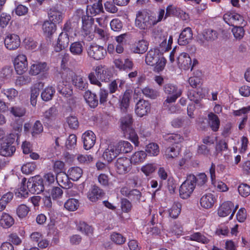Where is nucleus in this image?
<instances>
[{
  "label": "nucleus",
  "mask_w": 250,
  "mask_h": 250,
  "mask_svg": "<svg viewBox=\"0 0 250 250\" xmlns=\"http://www.w3.org/2000/svg\"><path fill=\"white\" fill-rule=\"evenodd\" d=\"M165 10L160 9L156 13L146 11L137 13L135 25L141 30H147L152 28L163 20Z\"/></svg>",
  "instance_id": "obj_1"
},
{
  "label": "nucleus",
  "mask_w": 250,
  "mask_h": 250,
  "mask_svg": "<svg viewBox=\"0 0 250 250\" xmlns=\"http://www.w3.org/2000/svg\"><path fill=\"white\" fill-rule=\"evenodd\" d=\"M84 42L78 41L72 43L69 47L70 52L74 56H81L83 52Z\"/></svg>",
  "instance_id": "obj_28"
},
{
  "label": "nucleus",
  "mask_w": 250,
  "mask_h": 250,
  "mask_svg": "<svg viewBox=\"0 0 250 250\" xmlns=\"http://www.w3.org/2000/svg\"><path fill=\"white\" fill-rule=\"evenodd\" d=\"M181 205L178 203H174L168 209L167 212L170 217L175 219L178 217L181 212Z\"/></svg>",
  "instance_id": "obj_51"
},
{
  "label": "nucleus",
  "mask_w": 250,
  "mask_h": 250,
  "mask_svg": "<svg viewBox=\"0 0 250 250\" xmlns=\"http://www.w3.org/2000/svg\"><path fill=\"white\" fill-rule=\"evenodd\" d=\"M195 186L196 177L194 175H189L180 187V197L183 199H187L190 197L193 192Z\"/></svg>",
  "instance_id": "obj_7"
},
{
  "label": "nucleus",
  "mask_w": 250,
  "mask_h": 250,
  "mask_svg": "<svg viewBox=\"0 0 250 250\" xmlns=\"http://www.w3.org/2000/svg\"><path fill=\"white\" fill-rule=\"evenodd\" d=\"M124 133L125 134V136H127V138L133 143H134L135 146H138L139 145V142L138 136L133 128L128 130V131H125V132H124Z\"/></svg>",
  "instance_id": "obj_58"
},
{
  "label": "nucleus",
  "mask_w": 250,
  "mask_h": 250,
  "mask_svg": "<svg viewBox=\"0 0 250 250\" xmlns=\"http://www.w3.org/2000/svg\"><path fill=\"white\" fill-rule=\"evenodd\" d=\"M72 33V29L69 23L64 24L62 31L59 34L57 43L54 46L56 52H59L67 47L69 42V36Z\"/></svg>",
  "instance_id": "obj_6"
},
{
  "label": "nucleus",
  "mask_w": 250,
  "mask_h": 250,
  "mask_svg": "<svg viewBox=\"0 0 250 250\" xmlns=\"http://www.w3.org/2000/svg\"><path fill=\"white\" fill-rule=\"evenodd\" d=\"M94 70L95 71L96 75L94 72H91L88 76L90 83L92 84L101 87L102 83L99 80L102 82H108L112 77V73L110 70L104 65H98Z\"/></svg>",
  "instance_id": "obj_2"
},
{
  "label": "nucleus",
  "mask_w": 250,
  "mask_h": 250,
  "mask_svg": "<svg viewBox=\"0 0 250 250\" xmlns=\"http://www.w3.org/2000/svg\"><path fill=\"white\" fill-rule=\"evenodd\" d=\"M161 50L158 48L150 49L146 54V62L149 65H154V63L159 61V58H162L163 55Z\"/></svg>",
  "instance_id": "obj_22"
},
{
  "label": "nucleus",
  "mask_w": 250,
  "mask_h": 250,
  "mask_svg": "<svg viewBox=\"0 0 250 250\" xmlns=\"http://www.w3.org/2000/svg\"><path fill=\"white\" fill-rule=\"evenodd\" d=\"M110 239L117 245H122L125 243L126 238L123 235L117 232H113L110 235Z\"/></svg>",
  "instance_id": "obj_55"
},
{
  "label": "nucleus",
  "mask_w": 250,
  "mask_h": 250,
  "mask_svg": "<svg viewBox=\"0 0 250 250\" xmlns=\"http://www.w3.org/2000/svg\"><path fill=\"white\" fill-rule=\"evenodd\" d=\"M87 52L89 57L96 60L103 59L106 55V50L104 47L94 43L87 47Z\"/></svg>",
  "instance_id": "obj_13"
},
{
  "label": "nucleus",
  "mask_w": 250,
  "mask_h": 250,
  "mask_svg": "<svg viewBox=\"0 0 250 250\" xmlns=\"http://www.w3.org/2000/svg\"><path fill=\"white\" fill-rule=\"evenodd\" d=\"M201 72L199 70L196 71L194 76L190 77L188 79V83L191 86L194 88L199 84L201 81Z\"/></svg>",
  "instance_id": "obj_56"
},
{
  "label": "nucleus",
  "mask_w": 250,
  "mask_h": 250,
  "mask_svg": "<svg viewBox=\"0 0 250 250\" xmlns=\"http://www.w3.org/2000/svg\"><path fill=\"white\" fill-rule=\"evenodd\" d=\"M58 114L57 108L54 106L51 107L44 112L43 119L46 122L50 123L56 119Z\"/></svg>",
  "instance_id": "obj_37"
},
{
  "label": "nucleus",
  "mask_w": 250,
  "mask_h": 250,
  "mask_svg": "<svg viewBox=\"0 0 250 250\" xmlns=\"http://www.w3.org/2000/svg\"><path fill=\"white\" fill-rule=\"evenodd\" d=\"M208 124L214 131L218 130L220 125V120L217 115L213 113H210L208 115Z\"/></svg>",
  "instance_id": "obj_45"
},
{
  "label": "nucleus",
  "mask_w": 250,
  "mask_h": 250,
  "mask_svg": "<svg viewBox=\"0 0 250 250\" xmlns=\"http://www.w3.org/2000/svg\"><path fill=\"white\" fill-rule=\"evenodd\" d=\"M120 153L115 145H110L105 149L103 154V159L108 163H111Z\"/></svg>",
  "instance_id": "obj_23"
},
{
  "label": "nucleus",
  "mask_w": 250,
  "mask_h": 250,
  "mask_svg": "<svg viewBox=\"0 0 250 250\" xmlns=\"http://www.w3.org/2000/svg\"><path fill=\"white\" fill-rule=\"evenodd\" d=\"M10 102H14L15 99L18 97L19 92L14 88H3L1 91Z\"/></svg>",
  "instance_id": "obj_41"
},
{
  "label": "nucleus",
  "mask_w": 250,
  "mask_h": 250,
  "mask_svg": "<svg viewBox=\"0 0 250 250\" xmlns=\"http://www.w3.org/2000/svg\"><path fill=\"white\" fill-rule=\"evenodd\" d=\"M103 190L99 187L94 186L89 190L87 193L88 199L92 202H96L100 199L103 195Z\"/></svg>",
  "instance_id": "obj_26"
},
{
  "label": "nucleus",
  "mask_w": 250,
  "mask_h": 250,
  "mask_svg": "<svg viewBox=\"0 0 250 250\" xmlns=\"http://www.w3.org/2000/svg\"><path fill=\"white\" fill-rule=\"evenodd\" d=\"M43 130V126L40 121H36L33 125L31 133L33 137L41 133Z\"/></svg>",
  "instance_id": "obj_59"
},
{
  "label": "nucleus",
  "mask_w": 250,
  "mask_h": 250,
  "mask_svg": "<svg viewBox=\"0 0 250 250\" xmlns=\"http://www.w3.org/2000/svg\"><path fill=\"white\" fill-rule=\"evenodd\" d=\"M156 168L155 164L146 163L141 167V170L146 176H149L154 172Z\"/></svg>",
  "instance_id": "obj_49"
},
{
  "label": "nucleus",
  "mask_w": 250,
  "mask_h": 250,
  "mask_svg": "<svg viewBox=\"0 0 250 250\" xmlns=\"http://www.w3.org/2000/svg\"><path fill=\"white\" fill-rule=\"evenodd\" d=\"M153 36L156 41L159 43L160 50L161 52H166L171 49L173 42V36L167 31L156 30Z\"/></svg>",
  "instance_id": "obj_4"
},
{
  "label": "nucleus",
  "mask_w": 250,
  "mask_h": 250,
  "mask_svg": "<svg viewBox=\"0 0 250 250\" xmlns=\"http://www.w3.org/2000/svg\"><path fill=\"white\" fill-rule=\"evenodd\" d=\"M4 45L9 50H14L19 48L21 44L19 37L15 34H8L4 39Z\"/></svg>",
  "instance_id": "obj_18"
},
{
  "label": "nucleus",
  "mask_w": 250,
  "mask_h": 250,
  "mask_svg": "<svg viewBox=\"0 0 250 250\" xmlns=\"http://www.w3.org/2000/svg\"><path fill=\"white\" fill-rule=\"evenodd\" d=\"M16 138L18 139V134H10L1 144L0 154L3 156H11L15 151V147L12 145Z\"/></svg>",
  "instance_id": "obj_8"
},
{
  "label": "nucleus",
  "mask_w": 250,
  "mask_h": 250,
  "mask_svg": "<svg viewBox=\"0 0 250 250\" xmlns=\"http://www.w3.org/2000/svg\"><path fill=\"white\" fill-rule=\"evenodd\" d=\"M14 223L13 218L6 213H3L0 219V225L4 228H8L11 227Z\"/></svg>",
  "instance_id": "obj_43"
},
{
  "label": "nucleus",
  "mask_w": 250,
  "mask_h": 250,
  "mask_svg": "<svg viewBox=\"0 0 250 250\" xmlns=\"http://www.w3.org/2000/svg\"><path fill=\"white\" fill-rule=\"evenodd\" d=\"M147 154L143 150L135 152L130 157V160L133 165H140L145 161Z\"/></svg>",
  "instance_id": "obj_27"
},
{
  "label": "nucleus",
  "mask_w": 250,
  "mask_h": 250,
  "mask_svg": "<svg viewBox=\"0 0 250 250\" xmlns=\"http://www.w3.org/2000/svg\"><path fill=\"white\" fill-rule=\"evenodd\" d=\"M143 94L147 98L155 99L159 96V92L158 90L146 86L142 89Z\"/></svg>",
  "instance_id": "obj_50"
},
{
  "label": "nucleus",
  "mask_w": 250,
  "mask_h": 250,
  "mask_svg": "<svg viewBox=\"0 0 250 250\" xmlns=\"http://www.w3.org/2000/svg\"><path fill=\"white\" fill-rule=\"evenodd\" d=\"M186 239L195 241L203 244H207L209 242V239L200 232H195L189 236H187Z\"/></svg>",
  "instance_id": "obj_46"
},
{
  "label": "nucleus",
  "mask_w": 250,
  "mask_h": 250,
  "mask_svg": "<svg viewBox=\"0 0 250 250\" xmlns=\"http://www.w3.org/2000/svg\"><path fill=\"white\" fill-rule=\"evenodd\" d=\"M84 98L86 102L91 107L94 108L97 106L98 101L96 98V95L91 93L90 91H85Z\"/></svg>",
  "instance_id": "obj_39"
},
{
  "label": "nucleus",
  "mask_w": 250,
  "mask_h": 250,
  "mask_svg": "<svg viewBox=\"0 0 250 250\" xmlns=\"http://www.w3.org/2000/svg\"><path fill=\"white\" fill-rule=\"evenodd\" d=\"M9 110L11 114L15 117H21L26 113L25 108L20 106H13L11 107Z\"/></svg>",
  "instance_id": "obj_52"
},
{
  "label": "nucleus",
  "mask_w": 250,
  "mask_h": 250,
  "mask_svg": "<svg viewBox=\"0 0 250 250\" xmlns=\"http://www.w3.org/2000/svg\"><path fill=\"white\" fill-rule=\"evenodd\" d=\"M225 22L229 25H245L246 21L241 15L234 12H228L223 17Z\"/></svg>",
  "instance_id": "obj_14"
},
{
  "label": "nucleus",
  "mask_w": 250,
  "mask_h": 250,
  "mask_svg": "<svg viewBox=\"0 0 250 250\" xmlns=\"http://www.w3.org/2000/svg\"><path fill=\"white\" fill-rule=\"evenodd\" d=\"M115 67L121 71H129L133 69L134 63L132 61L128 58L123 60L120 58H116L113 61Z\"/></svg>",
  "instance_id": "obj_19"
},
{
  "label": "nucleus",
  "mask_w": 250,
  "mask_h": 250,
  "mask_svg": "<svg viewBox=\"0 0 250 250\" xmlns=\"http://www.w3.org/2000/svg\"><path fill=\"white\" fill-rule=\"evenodd\" d=\"M49 70V66L45 62L34 61L31 64L29 73L32 76L46 73Z\"/></svg>",
  "instance_id": "obj_17"
},
{
  "label": "nucleus",
  "mask_w": 250,
  "mask_h": 250,
  "mask_svg": "<svg viewBox=\"0 0 250 250\" xmlns=\"http://www.w3.org/2000/svg\"><path fill=\"white\" fill-rule=\"evenodd\" d=\"M62 78L66 81L71 79L73 85L79 90H83L87 87L88 83L86 78L81 75L76 74L72 70H66V75L63 73Z\"/></svg>",
  "instance_id": "obj_5"
},
{
  "label": "nucleus",
  "mask_w": 250,
  "mask_h": 250,
  "mask_svg": "<svg viewBox=\"0 0 250 250\" xmlns=\"http://www.w3.org/2000/svg\"><path fill=\"white\" fill-rule=\"evenodd\" d=\"M77 159L81 164H88L93 161L94 158L90 154H79L77 155Z\"/></svg>",
  "instance_id": "obj_62"
},
{
  "label": "nucleus",
  "mask_w": 250,
  "mask_h": 250,
  "mask_svg": "<svg viewBox=\"0 0 250 250\" xmlns=\"http://www.w3.org/2000/svg\"><path fill=\"white\" fill-rule=\"evenodd\" d=\"M151 110V104L146 100H139L136 103L135 108L136 114L140 117L147 115Z\"/></svg>",
  "instance_id": "obj_16"
},
{
  "label": "nucleus",
  "mask_w": 250,
  "mask_h": 250,
  "mask_svg": "<svg viewBox=\"0 0 250 250\" xmlns=\"http://www.w3.org/2000/svg\"><path fill=\"white\" fill-rule=\"evenodd\" d=\"M78 229L86 235H90L93 233V228L91 226L84 222H80L77 225Z\"/></svg>",
  "instance_id": "obj_54"
},
{
  "label": "nucleus",
  "mask_w": 250,
  "mask_h": 250,
  "mask_svg": "<svg viewBox=\"0 0 250 250\" xmlns=\"http://www.w3.org/2000/svg\"><path fill=\"white\" fill-rule=\"evenodd\" d=\"M238 207V205L235 207L233 203L230 201L225 202L219 207L217 210L218 215L221 217H225L230 214L229 218L231 220Z\"/></svg>",
  "instance_id": "obj_12"
},
{
  "label": "nucleus",
  "mask_w": 250,
  "mask_h": 250,
  "mask_svg": "<svg viewBox=\"0 0 250 250\" xmlns=\"http://www.w3.org/2000/svg\"><path fill=\"white\" fill-rule=\"evenodd\" d=\"M83 174V169L79 167H71L67 171L69 179L74 181H78L82 177Z\"/></svg>",
  "instance_id": "obj_31"
},
{
  "label": "nucleus",
  "mask_w": 250,
  "mask_h": 250,
  "mask_svg": "<svg viewBox=\"0 0 250 250\" xmlns=\"http://www.w3.org/2000/svg\"><path fill=\"white\" fill-rule=\"evenodd\" d=\"M15 70L18 75L24 73L28 67V61L25 55L22 53L17 55L13 60Z\"/></svg>",
  "instance_id": "obj_11"
},
{
  "label": "nucleus",
  "mask_w": 250,
  "mask_h": 250,
  "mask_svg": "<svg viewBox=\"0 0 250 250\" xmlns=\"http://www.w3.org/2000/svg\"><path fill=\"white\" fill-rule=\"evenodd\" d=\"M178 67L184 70H188L191 65L192 61L189 55L186 53H181L177 58Z\"/></svg>",
  "instance_id": "obj_21"
},
{
  "label": "nucleus",
  "mask_w": 250,
  "mask_h": 250,
  "mask_svg": "<svg viewBox=\"0 0 250 250\" xmlns=\"http://www.w3.org/2000/svg\"><path fill=\"white\" fill-rule=\"evenodd\" d=\"M56 90L54 87L48 86L46 87L41 93V97L44 101H49L53 97Z\"/></svg>",
  "instance_id": "obj_40"
},
{
  "label": "nucleus",
  "mask_w": 250,
  "mask_h": 250,
  "mask_svg": "<svg viewBox=\"0 0 250 250\" xmlns=\"http://www.w3.org/2000/svg\"><path fill=\"white\" fill-rule=\"evenodd\" d=\"M165 92L167 95L166 100L164 102V104L167 106V104L175 102L182 93V90L176 85L168 84L165 87Z\"/></svg>",
  "instance_id": "obj_9"
},
{
  "label": "nucleus",
  "mask_w": 250,
  "mask_h": 250,
  "mask_svg": "<svg viewBox=\"0 0 250 250\" xmlns=\"http://www.w3.org/2000/svg\"><path fill=\"white\" fill-rule=\"evenodd\" d=\"M13 195L11 192H7L0 198V211L3 210L8 203L13 199Z\"/></svg>",
  "instance_id": "obj_48"
},
{
  "label": "nucleus",
  "mask_w": 250,
  "mask_h": 250,
  "mask_svg": "<svg viewBox=\"0 0 250 250\" xmlns=\"http://www.w3.org/2000/svg\"><path fill=\"white\" fill-rule=\"evenodd\" d=\"M68 174L65 173H58L56 176V180L60 186L65 188H69L72 186V183L69 180Z\"/></svg>",
  "instance_id": "obj_34"
},
{
  "label": "nucleus",
  "mask_w": 250,
  "mask_h": 250,
  "mask_svg": "<svg viewBox=\"0 0 250 250\" xmlns=\"http://www.w3.org/2000/svg\"><path fill=\"white\" fill-rule=\"evenodd\" d=\"M146 153L149 156H156L160 152L158 145L154 143H151L145 147Z\"/></svg>",
  "instance_id": "obj_44"
},
{
  "label": "nucleus",
  "mask_w": 250,
  "mask_h": 250,
  "mask_svg": "<svg viewBox=\"0 0 250 250\" xmlns=\"http://www.w3.org/2000/svg\"><path fill=\"white\" fill-rule=\"evenodd\" d=\"M57 89L59 92L65 97L68 98L72 95V89L69 84L61 83L58 85Z\"/></svg>",
  "instance_id": "obj_42"
},
{
  "label": "nucleus",
  "mask_w": 250,
  "mask_h": 250,
  "mask_svg": "<svg viewBox=\"0 0 250 250\" xmlns=\"http://www.w3.org/2000/svg\"><path fill=\"white\" fill-rule=\"evenodd\" d=\"M166 62L167 60L164 57L159 58V61H157V62L154 63V65H152L154 66V71L159 73L163 71L166 66Z\"/></svg>",
  "instance_id": "obj_63"
},
{
  "label": "nucleus",
  "mask_w": 250,
  "mask_h": 250,
  "mask_svg": "<svg viewBox=\"0 0 250 250\" xmlns=\"http://www.w3.org/2000/svg\"><path fill=\"white\" fill-rule=\"evenodd\" d=\"M130 159L125 157L118 158L115 163V168L116 172L120 174H124L130 171L131 167Z\"/></svg>",
  "instance_id": "obj_15"
},
{
  "label": "nucleus",
  "mask_w": 250,
  "mask_h": 250,
  "mask_svg": "<svg viewBox=\"0 0 250 250\" xmlns=\"http://www.w3.org/2000/svg\"><path fill=\"white\" fill-rule=\"evenodd\" d=\"M126 188H123L121 190V192L123 194L125 195L126 196H128L129 198H132L134 200H140V197L141 196V193L137 189H133L130 191H129L127 193H124L125 191H126L125 190Z\"/></svg>",
  "instance_id": "obj_60"
},
{
  "label": "nucleus",
  "mask_w": 250,
  "mask_h": 250,
  "mask_svg": "<svg viewBox=\"0 0 250 250\" xmlns=\"http://www.w3.org/2000/svg\"><path fill=\"white\" fill-rule=\"evenodd\" d=\"M132 94V91L130 89H127L125 91L120 104L121 109L122 111H126L129 107Z\"/></svg>",
  "instance_id": "obj_35"
},
{
  "label": "nucleus",
  "mask_w": 250,
  "mask_h": 250,
  "mask_svg": "<svg viewBox=\"0 0 250 250\" xmlns=\"http://www.w3.org/2000/svg\"><path fill=\"white\" fill-rule=\"evenodd\" d=\"M56 29L55 24L50 21H45L42 25L43 34L47 37H50L55 33Z\"/></svg>",
  "instance_id": "obj_32"
},
{
  "label": "nucleus",
  "mask_w": 250,
  "mask_h": 250,
  "mask_svg": "<svg viewBox=\"0 0 250 250\" xmlns=\"http://www.w3.org/2000/svg\"><path fill=\"white\" fill-rule=\"evenodd\" d=\"M29 191V188L27 187V183L25 178L22 179L21 184L15 190L16 195L19 197H26Z\"/></svg>",
  "instance_id": "obj_29"
},
{
  "label": "nucleus",
  "mask_w": 250,
  "mask_h": 250,
  "mask_svg": "<svg viewBox=\"0 0 250 250\" xmlns=\"http://www.w3.org/2000/svg\"><path fill=\"white\" fill-rule=\"evenodd\" d=\"M64 206L66 209L73 211L78 209L79 207V202L78 200L71 198L67 200Z\"/></svg>",
  "instance_id": "obj_53"
},
{
  "label": "nucleus",
  "mask_w": 250,
  "mask_h": 250,
  "mask_svg": "<svg viewBox=\"0 0 250 250\" xmlns=\"http://www.w3.org/2000/svg\"><path fill=\"white\" fill-rule=\"evenodd\" d=\"M83 147L85 150H89L93 147L96 142V135L91 130H87L82 135Z\"/></svg>",
  "instance_id": "obj_20"
},
{
  "label": "nucleus",
  "mask_w": 250,
  "mask_h": 250,
  "mask_svg": "<svg viewBox=\"0 0 250 250\" xmlns=\"http://www.w3.org/2000/svg\"><path fill=\"white\" fill-rule=\"evenodd\" d=\"M30 211L29 208L24 204L20 205L17 209V214L19 217L23 218L26 217Z\"/></svg>",
  "instance_id": "obj_64"
},
{
  "label": "nucleus",
  "mask_w": 250,
  "mask_h": 250,
  "mask_svg": "<svg viewBox=\"0 0 250 250\" xmlns=\"http://www.w3.org/2000/svg\"><path fill=\"white\" fill-rule=\"evenodd\" d=\"M103 10L102 3L100 0L92 5L87 6L86 9L87 17L82 18L83 29L85 34H88L92 29L93 20L90 17L96 16L102 12Z\"/></svg>",
  "instance_id": "obj_3"
},
{
  "label": "nucleus",
  "mask_w": 250,
  "mask_h": 250,
  "mask_svg": "<svg viewBox=\"0 0 250 250\" xmlns=\"http://www.w3.org/2000/svg\"><path fill=\"white\" fill-rule=\"evenodd\" d=\"M180 151V147L179 146H172L166 149L165 156L167 158H173L179 154Z\"/></svg>",
  "instance_id": "obj_47"
},
{
  "label": "nucleus",
  "mask_w": 250,
  "mask_h": 250,
  "mask_svg": "<svg viewBox=\"0 0 250 250\" xmlns=\"http://www.w3.org/2000/svg\"><path fill=\"white\" fill-rule=\"evenodd\" d=\"M48 17L50 21L59 23L62 20V14L56 8H51L48 12Z\"/></svg>",
  "instance_id": "obj_33"
},
{
  "label": "nucleus",
  "mask_w": 250,
  "mask_h": 250,
  "mask_svg": "<svg viewBox=\"0 0 250 250\" xmlns=\"http://www.w3.org/2000/svg\"><path fill=\"white\" fill-rule=\"evenodd\" d=\"M231 32L234 37L238 40H241L245 35V30L242 26H235L232 29Z\"/></svg>",
  "instance_id": "obj_61"
},
{
  "label": "nucleus",
  "mask_w": 250,
  "mask_h": 250,
  "mask_svg": "<svg viewBox=\"0 0 250 250\" xmlns=\"http://www.w3.org/2000/svg\"><path fill=\"white\" fill-rule=\"evenodd\" d=\"M44 185L42 177L36 175L29 179L27 182V187L29 189V192L33 194H39L44 189Z\"/></svg>",
  "instance_id": "obj_10"
},
{
  "label": "nucleus",
  "mask_w": 250,
  "mask_h": 250,
  "mask_svg": "<svg viewBox=\"0 0 250 250\" xmlns=\"http://www.w3.org/2000/svg\"><path fill=\"white\" fill-rule=\"evenodd\" d=\"M193 34L191 29L186 27L184 29L179 35L178 43L180 45H185L188 43L192 39Z\"/></svg>",
  "instance_id": "obj_24"
},
{
  "label": "nucleus",
  "mask_w": 250,
  "mask_h": 250,
  "mask_svg": "<svg viewBox=\"0 0 250 250\" xmlns=\"http://www.w3.org/2000/svg\"><path fill=\"white\" fill-rule=\"evenodd\" d=\"M215 196L212 193L204 194L200 199V205L205 208H211L216 201Z\"/></svg>",
  "instance_id": "obj_25"
},
{
  "label": "nucleus",
  "mask_w": 250,
  "mask_h": 250,
  "mask_svg": "<svg viewBox=\"0 0 250 250\" xmlns=\"http://www.w3.org/2000/svg\"><path fill=\"white\" fill-rule=\"evenodd\" d=\"M148 45V43L146 41L142 40L134 44L132 50L134 53L142 54L147 50Z\"/></svg>",
  "instance_id": "obj_36"
},
{
  "label": "nucleus",
  "mask_w": 250,
  "mask_h": 250,
  "mask_svg": "<svg viewBox=\"0 0 250 250\" xmlns=\"http://www.w3.org/2000/svg\"><path fill=\"white\" fill-rule=\"evenodd\" d=\"M120 127L123 132L128 131V130L132 128V124L133 123V119L132 116L127 114L124 117H123L120 120Z\"/></svg>",
  "instance_id": "obj_30"
},
{
  "label": "nucleus",
  "mask_w": 250,
  "mask_h": 250,
  "mask_svg": "<svg viewBox=\"0 0 250 250\" xmlns=\"http://www.w3.org/2000/svg\"><path fill=\"white\" fill-rule=\"evenodd\" d=\"M114 145L117 149H118L120 154L121 153H128L132 149V146L127 141H121Z\"/></svg>",
  "instance_id": "obj_38"
},
{
  "label": "nucleus",
  "mask_w": 250,
  "mask_h": 250,
  "mask_svg": "<svg viewBox=\"0 0 250 250\" xmlns=\"http://www.w3.org/2000/svg\"><path fill=\"white\" fill-rule=\"evenodd\" d=\"M239 194L243 197H247L250 195V186L242 183L238 187Z\"/></svg>",
  "instance_id": "obj_57"
}]
</instances>
